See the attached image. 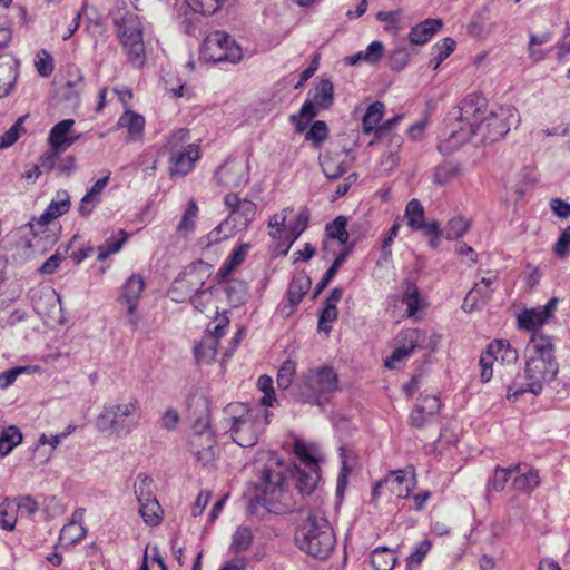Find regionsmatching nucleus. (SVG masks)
Returning <instances> with one entry per match:
<instances>
[{
	"instance_id": "obj_1",
	"label": "nucleus",
	"mask_w": 570,
	"mask_h": 570,
	"mask_svg": "<svg viewBox=\"0 0 570 570\" xmlns=\"http://www.w3.org/2000/svg\"><path fill=\"white\" fill-rule=\"evenodd\" d=\"M458 108V128L440 141L441 153H452L469 140L475 145L493 144L502 139L510 131L512 120H517L515 109L511 106L488 111V101L479 94L468 95Z\"/></svg>"
},
{
	"instance_id": "obj_2",
	"label": "nucleus",
	"mask_w": 570,
	"mask_h": 570,
	"mask_svg": "<svg viewBox=\"0 0 570 570\" xmlns=\"http://www.w3.org/2000/svg\"><path fill=\"white\" fill-rule=\"evenodd\" d=\"M559 363L552 338L544 333H535L525 347L523 374H518L507 384V399L515 401L523 393L539 395L546 385L557 377Z\"/></svg>"
},
{
	"instance_id": "obj_3",
	"label": "nucleus",
	"mask_w": 570,
	"mask_h": 570,
	"mask_svg": "<svg viewBox=\"0 0 570 570\" xmlns=\"http://www.w3.org/2000/svg\"><path fill=\"white\" fill-rule=\"evenodd\" d=\"M294 540L299 550L321 560L330 557L336 543L334 530L321 508L308 510Z\"/></svg>"
},
{
	"instance_id": "obj_4",
	"label": "nucleus",
	"mask_w": 570,
	"mask_h": 570,
	"mask_svg": "<svg viewBox=\"0 0 570 570\" xmlns=\"http://www.w3.org/2000/svg\"><path fill=\"white\" fill-rule=\"evenodd\" d=\"M256 480L253 481V494L247 499H271L283 497L286 492V474L289 472L284 460L274 452H262L255 461Z\"/></svg>"
},
{
	"instance_id": "obj_5",
	"label": "nucleus",
	"mask_w": 570,
	"mask_h": 570,
	"mask_svg": "<svg viewBox=\"0 0 570 570\" xmlns=\"http://www.w3.org/2000/svg\"><path fill=\"white\" fill-rule=\"evenodd\" d=\"M233 441L243 448L257 443L267 425V412L261 406L248 409L244 403L229 404L225 409Z\"/></svg>"
},
{
	"instance_id": "obj_6",
	"label": "nucleus",
	"mask_w": 570,
	"mask_h": 570,
	"mask_svg": "<svg viewBox=\"0 0 570 570\" xmlns=\"http://www.w3.org/2000/svg\"><path fill=\"white\" fill-rule=\"evenodd\" d=\"M142 410L137 399L106 403L96 419V428L100 433L118 438L129 435L138 428Z\"/></svg>"
},
{
	"instance_id": "obj_7",
	"label": "nucleus",
	"mask_w": 570,
	"mask_h": 570,
	"mask_svg": "<svg viewBox=\"0 0 570 570\" xmlns=\"http://www.w3.org/2000/svg\"><path fill=\"white\" fill-rule=\"evenodd\" d=\"M338 390V374L328 365L308 368L301 376L296 397L299 402L324 406Z\"/></svg>"
},
{
	"instance_id": "obj_8",
	"label": "nucleus",
	"mask_w": 570,
	"mask_h": 570,
	"mask_svg": "<svg viewBox=\"0 0 570 570\" xmlns=\"http://www.w3.org/2000/svg\"><path fill=\"white\" fill-rule=\"evenodd\" d=\"M117 36L135 68L144 67L146 62V45L144 41V22L135 13H126L116 21Z\"/></svg>"
},
{
	"instance_id": "obj_9",
	"label": "nucleus",
	"mask_w": 570,
	"mask_h": 570,
	"mask_svg": "<svg viewBox=\"0 0 570 570\" xmlns=\"http://www.w3.org/2000/svg\"><path fill=\"white\" fill-rule=\"evenodd\" d=\"M213 273V266L204 261L190 263L173 281L168 296L176 303L187 302L204 287Z\"/></svg>"
},
{
	"instance_id": "obj_10",
	"label": "nucleus",
	"mask_w": 570,
	"mask_h": 570,
	"mask_svg": "<svg viewBox=\"0 0 570 570\" xmlns=\"http://www.w3.org/2000/svg\"><path fill=\"white\" fill-rule=\"evenodd\" d=\"M214 432L207 414L199 416L193 423L189 439V450L203 466H212L216 460Z\"/></svg>"
},
{
	"instance_id": "obj_11",
	"label": "nucleus",
	"mask_w": 570,
	"mask_h": 570,
	"mask_svg": "<svg viewBox=\"0 0 570 570\" xmlns=\"http://www.w3.org/2000/svg\"><path fill=\"white\" fill-rule=\"evenodd\" d=\"M203 57L213 62H237L242 58V49L225 31L210 32L202 46Z\"/></svg>"
},
{
	"instance_id": "obj_12",
	"label": "nucleus",
	"mask_w": 570,
	"mask_h": 570,
	"mask_svg": "<svg viewBox=\"0 0 570 570\" xmlns=\"http://www.w3.org/2000/svg\"><path fill=\"white\" fill-rule=\"evenodd\" d=\"M415 485L412 468L390 471L373 488L374 497L390 495L395 499H410Z\"/></svg>"
},
{
	"instance_id": "obj_13",
	"label": "nucleus",
	"mask_w": 570,
	"mask_h": 570,
	"mask_svg": "<svg viewBox=\"0 0 570 570\" xmlns=\"http://www.w3.org/2000/svg\"><path fill=\"white\" fill-rule=\"evenodd\" d=\"M404 218L411 230L421 232L423 236L429 237L431 248L439 246L442 236L440 224L436 220H425V210L419 199L413 198L406 204Z\"/></svg>"
},
{
	"instance_id": "obj_14",
	"label": "nucleus",
	"mask_w": 570,
	"mask_h": 570,
	"mask_svg": "<svg viewBox=\"0 0 570 570\" xmlns=\"http://www.w3.org/2000/svg\"><path fill=\"white\" fill-rule=\"evenodd\" d=\"M498 288V272L488 271L464 297L462 308L471 313L483 307Z\"/></svg>"
},
{
	"instance_id": "obj_15",
	"label": "nucleus",
	"mask_w": 570,
	"mask_h": 570,
	"mask_svg": "<svg viewBox=\"0 0 570 570\" xmlns=\"http://www.w3.org/2000/svg\"><path fill=\"white\" fill-rule=\"evenodd\" d=\"M224 205L229 210L226 220L234 222L239 229H247L257 213V205L253 200L240 198L236 193L226 194Z\"/></svg>"
},
{
	"instance_id": "obj_16",
	"label": "nucleus",
	"mask_w": 570,
	"mask_h": 570,
	"mask_svg": "<svg viewBox=\"0 0 570 570\" xmlns=\"http://www.w3.org/2000/svg\"><path fill=\"white\" fill-rule=\"evenodd\" d=\"M559 299L557 297L550 298L546 305L524 309L518 315L519 328L535 333H543L541 327L554 316Z\"/></svg>"
},
{
	"instance_id": "obj_17",
	"label": "nucleus",
	"mask_w": 570,
	"mask_h": 570,
	"mask_svg": "<svg viewBox=\"0 0 570 570\" xmlns=\"http://www.w3.org/2000/svg\"><path fill=\"white\" fill-rule=\"evenodd\" d=\"M217 185L226 189L245 186L248 180V166L242 160L227 159L215 173Z\"/></svg>"
},
{
	"instance_id": "obj_18",
	"label": "nucleus",
	"mask_w": 570,
	"mask_h": 570,
	"mask_svg": "<svg viewBox=\"0 0 570 570\" xmlns=\"http://www.w3.org/2000/svg\"><path fill=\"white\" fill-rule=\"evenodd\" d=\"M392 299L395 304L400 302L402 305L406 306L405 316L409 318L414 317L416 313L425 306L416 281L411 277H406L402 281L400 295H394Z\"/></svg>"
},
{
	"instance_id": "obj_19",
	"label": "nucleus",
	"mask_w": 570,
	"mask_h": 570,
	"mask_svg": "<svg viewBox=\"0 0 570 570\" xmlns=\"http://www.w3.org/2000/svg\"><path fill=\"white\" fill-rule=\"evenodd\" d=\"M354 161L353 153L342 148L327 153L321 161L324 175L330 179H337L344 175Z\"/></svg>"
},
{
	"instance_id": "obj_20",
	"label": "nucleus",
	"mask_w": 570,
	"mask_h": 570,
	"mask_svg": "<svg viewBox=\"0 0 570 570\" xmlns=\"http://www.w3.org/2000/svg\"><path fill=\"white\" fill-rule=\"evenodd\" d=\"M199 158V148L195 144H187L181 149L174 150L170 154V175L185 176L193 168Z\"/></svg>"
},
{
	"instance_id": "obj_21",
	"label": "nucleus",
	"mask_w": 570,
	"mask_h": 570,
	"mask_svg": "<svg viewBox=\"0 0 570 570\" xmlns=\"http://www.w3.org/2000/svg\"><path fill=\"white\" fill-rule=\"evenodd\" d=\"M540 484L539 471L527 464L513 465L511 488L521 493L530 494Z\"/></svg>"
},
{
	"instance_id": "obj_22",
	"label": "nucleus",
	"mask_w": 570,
	"mask_h": 570,
	"mask_svg": "<svg viewBox=\"0 0 570 570\" xmlns=\"http://www.w3.org/2000/svg\"><path fill=\"white\" fill-rule=\"evenodd\" d=\"M309 286L311 279L304 274L297 275L292 279L287 289L288 302L281 308L285 316H289L294 313L296 306L302 302L303 297L309 289Z\"/></svg>"
},
{
	"instance_id": "obj_23",
	"label": "nucleus",
	"mask_w": 570,
	"mask_h": 570,
	"mask_svg": "<svg viewBox=\"0 0 570 570\" xmlns=\"http://www.w3.org/2000/svg\"><path fill=\"white\" fill-rule=\"evenodd\" d=\"M144 288L145 283L142 277L139 275L130 276L124 285L122 298L127 303V312L130 316L129 322L134 327H136L138 324V318L136 317V306Z\"/></svg>"
},
{
	"instance_id": "obj_24",
	"label": "nucleus",
	"mask_w": 570,
	"mask_h": 570,
	"mask_svg": "<svg viewBox=\"0 0 570 570\" xmlns=\"http://www.w3.org/2000/svg\"><path fill=\"white\" fill-rule=\"evenodd\" d=\"M73 125V119H63L56 124L51 128L48 137L50 148L56 151H62L70 147L77 140V138L69 137V132Z\"/></svg>"
},
{
	"instance_id": "obj_25",
	"label": "nucleus",
	"mask_w": 570,
	"mask_h": 570,
	"mask_svg": "<svg viewBox=\"0 0 570 570\" xmlns=\"http://www.w3.org/2000/svg\"><path fill=\"white\" fill-rule=\"evenodd\" d=\"M485 350L494 361L501 364L511 365L519 360L518 351L505 340H494Z\"/></svg>"
},
{
	"instance_id": "obj_26",
	"label": "nucleus",
	"mask_w": 570,
	"mask_h": 570,
	"mask_svg": "<svg viewBox=\"0 0 570 570\" xmlns=\"http://www.w3.org/2000/svg\"><path fill=\"white\" fill-rule=\"evenodd\" d=\"M289 472L296 481V488L301 495L307 497L315 491L317 482L320 480L318 469H312L306 471L297 466H294V469Z\"/></svg>"
},
{
	"instance_id": "obj_27",
	"label": "nucleus",
	"mask_w": 570,
	"mask_h": 570,
	"mask_svg": "<svg viewBox=\"0 0 570 570\" xmlns=\"http://www.w3.org/2000/svg\"><path fill=\"white\" fill-rule=\"evenodd\" d=\"M441 27L442 21L440 19H426L411 29L409 39L413 45H424Z\"/></svg>"
},
{
	"instance_id": "obj_28",
	"label": "nucleus",
	"mask_w": 570,
	"mask_h": 570,
	"mask_svg": "<svg viewBox=\"0 0 570 570\" xmlns=\"http://www.w3.org/2000/svg\"><path fill=\"white\" fill-rule=\"evenodd\" d=\"M249 248V243H243L230 253L217 273L219 282H227L228 276L245 261Z\"/></svg>"
},
{
	"instance_id": "obj_29",
	"label": "nucleus",
	"mask_w": 570,
	"mask_h": 570,
	"mask_svg": "<svg viewBox=\"0 0 570 570\" xmlns=\"http://www.w3.org/2000/svg\"><path fill=\"white\" fill-rule=\"evenodd\" d=\"M426 337V333L420 328H405L397 334L395 341L413 354L424 346Z\"/></svg>"
},
{
	"instance_id": "obj_30",
	"label": "nucleus",
	"mask_w": 570,
	"mask_h": 570,
	"mask_svg": "<svg viewBox=\"0 0 570 570\" xmlns=\"http://www.w3.org/2000/svg\"><path fill=\"white\" fill-rule=\"evenodd\" d=\"M396 561L395 551L385 546L375 548L371 553V564L374 570H393Z\"/></svg>"
},
{
	"instance_id": "obj_31",
	"label": "nucleus",
	"mask_w": 570,
	"mask_h": 570,
	"mask_svg": "<svg viewBox=\"0 0 570 570\" xmlns=\"http://www.w3.org/2000/svg\"><path fill=\"white\" fill-rule=\"evenodd\" d=\"M118 126L127 129L130 140H138L144 132L145 118L134 111H126L119 118Z\"/></svg>"
},
{
	"instance_id": "obj_32",
	"label": "nucleus",
	"mask_w": 570,
	"mask_h": 570,
	"mask_svg": "<svg viewBox=\"0 0 570 570\" xmlns=\"http://www.w3.org/2000/svg\"><path fill=\"white\" fill-rule=\"evenodd\" d=\"M217 346L215 336L204 335L198 344L194 346V355L198 363H210L216 354Z\"/></svg>"
},
{
	"instance_id": "obj_33",
	"label": "nucleus",
	"mask_w": 570,
	"mask_h": 570,
	"mask_svg": "<svg viewBox=\"0 0 570 570\" xmlns=\"http://www.w3.org/2000/svg\"><path fill=\"white\" fill-rule=\"evenodd\" d=\"M334 87L330 79L322 78L315 87L312 99L321 109H327L334 101Z\"/></svg>"
},
{
	"instance_id": "obj_34",
	"label": "nucleus",
	"mask_w": 570,
	"mask_h": 570,
	"mask_svg": "<svg viewBox=\"0 0 570 570\" xmlns=\"http://www.w3.org/2000/svg\"><path fill=\"white\" fill-rule=\"evenodd\" d=\"M139 514L144 522L149 527H156L160 524L164 519V509L160 505V501H139Z\"/></svg>"
},
{
	"instance_id": "obj_35",
	"label": "nucleus",
	"mask_w": 570,
	"mask_h": 570,
	"mask_svg": "<svg viewBox=\"0 0 570 570\" xmlns=\"http://www.w3.org/2000/svg\"><path fill=\"white\" fill-rule=\"evenodd\" d=\"M85 515V509H77L72 513L71 522L69 524H66L60 532L59 540L63 541V539L69 534L72 530H78V534L70 538L69 543H77L86 535V528L82 525Z\"/></svg>"
},
{
	"instance_id": "obj_36",
	"label": "nucleus",
	"mask_w": 570,
	"mask_h": 570,
	"mask_svg": "<svg viewBox=\"0 0 570 570\" xmlns=\"http://www.w3.org/2000/svg\"><path fill=\"white\" fill-rule=\"evenodd\" d=\"M316 107L317 105L313 99H306L302 105L299 112L291 116V121L295 125L298 132H303L307 122L317 115Z\"/></svg>"
},
{
	"instance_id": "obj_37",
	"label": "nucleus",
	"mask_w": 570,
	"mask_h": 570,
	"mask_svg": "<svg viewBox=\"0 0 570 570\" xmlns=\"http://www.w3.org/2000/svg\"><path fill=\"white\" fill-rule=\"evenodd\" d=\"M254 540L252 530L248 527H238L232 537L229 551L234 554L247 551Z\"/></svg>"
},
{
	"instance_id": "obj_38",
	"label": "nucleus",
	"mask_w": 570,
	"mask_h": 570,
	"mask_svg": "<svg viewBox=\"0 0 570 570\" xmlns=\"http://www.w3.org/2000/svg\"><path fill=\"white\" fill-rule=\"evenodd\" d=\"M383 115H384L383 102L375 101V102L371 104L367 107V109L363 116V119H362L363 131L365 134H370L374 130L376 131L377 124L382 119Z\"/></svg>"
},
{
	"instance_id": "obj_39",
	"label": "nucleus",
	"mask_w": 570,
	"mask_h": 570,
	"mask_svg": "<svg viewBox=\"0 0 570 570\" xmlns=\"http://www.w3.org/2000/svg\"><path fill=\"white\" fill-rule=\"evenodd\" d=\"M19 510V501H2L0 503V525L2 529L8 531L14 529Z\"/></svg>"
},
{
	"instance_id": "obj_40",
	"label": "nucleus",
	"mask_w": 570,
	"mask_h": 570,
	"mask_svg": "<svg viewBox=\"0 0 570 570\" xmlns=\"http://www.w3.org/2000/svg\"><path fill=\"white\" fill-rule=\"evenodd\" d=\"M311 213L306 207H302L294 220L287 225V238L293 244L307 228Z\"/></svg>"
},
{
	"instance_id": "obj_41",
	"label": "nucleus",
	"mask_w": 570,
	"mask_h": 570,
	"mask_svg": "<svg viewBox=\"0 0 570 570\" xmlns=\"http://www.w3.org/2000/svg\"><path fill=\"white\" fill-rule=\"evenodd\" d=\"M21 441L22 434L17 426L10 425L3 430L0 435V455H8Z\"/></svg>"
},
{
	"instance_id": "obj_42",
	"label": "nucleus",
	"mask_w": 570,
	"mask_h": 570,
	"mask_svg": "<svg viewBox=\"0 0 570 570\" xmlns=\"http://www.w3.org/2000/svg\"><path fill=\"white\" fill-rule=\"evenodd\" d=\"M460 173L461 167L459 164L445 161L435 167L433 181L440 186H443L458 177Z\"/></svg>"
},
{
	"instance_id": "obj_43",
	"label": "nucleus",
	"mask_w": 570,
	"mask_h": 570,
	"mask_svg": "<svg viewBox=\"0 0 570 570\" xmlns=\"http://www.w3.org/2000/svg\"><path fill=\"white\" fill-rule=\"evenodd\" d=\"M469 227H470L469 220H466L464 217L456 216V217L451 218L446 223L445 227L441 228V230H442V235H444V237L448 240H454V239L462 237L468 232Z\"/></svg>"
},
{
	"instance_id": "obj_44",
	"label": "nucleus",
	"mask_w": 570,
	"mask_h": 570,
	"mask_svg": "<svg viewBox=\"0 0 570 570\" xmlns=\"http://www.w3.org/2000/svg\"><path fill=\"white\" fill-rule=\"evenodd\" d=\"M346 226L347 218L345 216H337L325 227L327 237L332 239H337L341 245H345L350 237L346 230Z\"/></svg>"
},
{
	"instance_id": "obj_45",
	"label": "nucleus",
	"mask_w": 570,
	"mask_h": 570,
	"mask_svg": "<svg viewBox=\"0 0 570 570\" xmlns=\"http://www.w3.org/2000/svg\"><path fill=\"white\" fill-rule=\"evenodd\" d=\"M513 478V465L510 468L497 466L493 475L489 479L487 488L488 491L501 492L505 489L507 483Z\"/></svg>"
},
{
	"instance_id": "obj_46",
	"label": "nucleus",
	"mask_w": 570,
	"mask_h": 570,
	"mask_svg": "<svg viewBox=\"0 0 570 570\" xmlns=\"http://www.w3.org/2000/svg\"><path fill=\"white\" fill-rule=\"evenodd\" d=\"M432 548V542L429 539H424L416 543L413 547V551L410 553V556L406 559V570H414L419 568L425 557L428 556L429 551Z\"/></svg>"
},
{
	"instance_id": "obj_47",
	"label": "nucleus",
	"mask_w": 570,
	"mask_h": 570,
	"mask_svg": "<svg viewBox=\"0 0 570 570\" xmlns=\"http://www.w3.org/2000/svg\"><path fill=\"white\" fill-rule=\"evenodd\" d=\"M136 499H156V487L153 478L147 474H138L134 483Z\"/></svg>"
},
{
	"instance_id": "obj_48",
	"label": "nucleus",
	"mask_w": 570,
	"mask_h": 570,
	"mask_svg": "<svg viewBox=\"0 0 570 570\" xmlns=\"http://www.w3.org/2000/svg\"><path fill=\"white\" fill-rule=\"evenodd\" d=\"M198 216V206L194 199H189L187 208L184 212L179 224L177 225V232L188 234L195 229L196 218Z\"/></svg>"
},
{
	"instance_id": "obj_49",
	"label": "nucleus",
	"mask_w": 570,
	"mask_h": 570,
	"mask_svg": "<svg viewBox=\"0 0 570 570\" xmlns=\"http://www.w3.org/2000/svg\"><path fill=\"white\" fill-rule=\"evenodd\" d=\"M214 286L202 287L194 296L187 302L199 313H205L213 303Z\"/></svg>"
},
{
	"instance_id": "obj_50",
	"label": "nucleus",
	"mask_w": 570,
	"mask_h": 570,
	"mask_svg": "<svg viewBox=\"0 0 570 570\" xmlns=\"http://www.w3.org/2000/svg\"><path fill=\"white\" fill-rule=\"evenodd\" d=\"M27 116H21L17 121L2 135L0 136V148L11 147L17 140L26 134L23 122Z\"/></svg>"
},
{
	"instance_id": "obj_51",
	"label": "nucleus",
	"mask_w": 570,
	"mask_h": 570,
	"mask_svg": "<svg viewBox=\"0 0 570 570\" xmlns=\"http://www.w3.org/2000/svg\"><path fill=\"white\" fill-rule=\"evenodd\" d=\"M347 255H348L347 252L340 253L338 255H336L333 264L325 272L322 279L316 284L314 297L316 295H318L327 286V284L334 278V276L337 274L340 267L345 263Z\"/></svg>"
},
{
	"instance_id": "obj_52",
	"label": "nucleus",
	"mask_w": 570,
	"mask_h": 570,
	"mask_svg": "<svg viewBox=\"0 0 570 570\" xmlns=\"http://www.w3.org/2000/svg\"><path fill=\"white\" fill-rule=\"evenodd\" d=\"M119 235L121 236L119 239H115L114 237H110L106 239V242L98 247V261H105L108 258L111 254H115L119 252L122 247V245L126 243L128 236L127 234L120 229Z\"/></svg>"
},
{
	"instance_id": "obj_53",
	"label": "nucleus",
	"mask_w": 570,
	"mask_h": 570,
	"mask_svg": "<svg viewBox=\"0 0 570 570\" xmlns=\"http://www.w3.org/2000/svg\"><path fill=\"white\" fill-rule=\"evenodd\" d=\"M226 295L229 302L234 305L243 304L247 296L246 283L238 279H230L225 287Z\"/></svg>"
},
{
	"instance_id": "obj_54",
	"label": "nucleus",
	"mask_w": 570,
	"mask_h": 570,
	"mask_svg": "<svg viewBox=\"0 0 570 570\" xmlns=\"http://www.w3.org/2000/svg\"><path fill=\"white\" fill-rule=\"evenodd\" d=\"M46 209L47 215L55 218L66 214L70 209L68 193L66 190L58 191L56 199H52Z\"/></svg>"
},
{
	"instance_id": "obj_55",
	"label": "nucleus",
	"mask_w": 570,
	"mask_h": 570,
	"mask_svg": "<svg viewBox=\"0 0 570 570\" xmlns=\"http://www.w3.org/2000/svg\"><path fill=\"white\" fill-rule=\"evenodd\" d=\"M296 373V363L292 360L285 361L277 373L276 382L278 387L286 390L293 383V377Z\"/></svg>"
},
{
	"instance_id": "obj_56",
	"label": "nucleus",
	"mask_w": 570,
	"mask_h": 570,
	"mask_svg": "<svg viewBox=\"0 0 570 570\" xmlns=\"http://www.w3.org/2000/svg\"><path fill=\"white\" fill-rule=\"evenodd\" d=\"M338 311L335 305H325L318 315L317 328L320 332L328 334L332 330L331 324L337 320Z\"/></svg>"
},
{
	"instance_id": "obj_57",
	"label": "nucleus",
	"mask_w": 570,
	"mask_h": 570,
	"mask_svg": "<svg viewBox=\"0 0 570 570\" xmlns=\"http://www.w3.org/2000/svg\"><path fill=\"white\" fill-rule=\"evenodd\" d=\"M257 387L264 393V396L259 400V405L272 406L275 402V392L273 387V379L269 375H261L257 380Z\"/></svg>"
},
{
	"instance_id": "obj_58",
	"label": "nucleus",
	"mask_w": 570,
	"mask_h": 570,
	"mask_svg": "<svg viewBox=\"0 0 570 570\" xmlns=\"http://www.w3.org/2000/svg\"><path fill=\"white\" fill-rule=\"evenodd\" d=\"M455 45L452 38H444L432 47V55H436V63H434L433 70L438 69L442 61L453 52Z\"/></svg>"
},
{
	"instance_id": "obj_59",
	"label": "nucleus",
	"mask_w": 570,
	"mask_h": 570,
	"mask_svg": "<svg viewBox=\"0 0 570 570\" xmlns=\"http://www.w3.org/2000/svg\"><path fill=\"white\" fill-rule=\"evenodd\" d=\"M225 0H186L187 6L194 11L204 16L215 13Z\"/></svg>"
},
{
	"instance_id": "obj_60",
	"label": "nucleus",
	"mask_w": 570,
	"mask_h": 570,
	"mask_svg": "<svg viewBox=\"0 0 570 570\" xmlns=\"http://www.w3.org/2000/svg\"><path fill=\"white\" fill-rule=\"evenodd\" d=\"M35 67L41 77H49L53 71V58L47 50H40L35 59Z\"/></svg>"
},
{
	"instance_id": "obj_61",
	"label": "nucleus",
	"mask_w": 570,
	"mask_h": 570,
	"mask_svg": "<svg viewBox=\"0 0 570 570\" xmlns=\"http://www.w3.org/2000/svg\"><path fill=\"white\" fill-rule=\"evenodd\" d=\"M190 140L189 130L185 128H180L176 131H174L168 138L166 148L168 149L169 154H173L174 150L181 149L185 147Z\"/></svg>"
},
{
	"instance_id": "obj_62",
	"label": "nucleus",
	"mask_w": 570,
	"mask_h": 570,
	"mask_svg": "<svg viewBox=\"0 0 570 570\" xmlns=\"http://www.w3.org/2000/svg\"><path fill=\"white\" fill-rule=\"evenodd\" d=\"M294 453L308 470L318 469L317 459L312 454L311 449L304 442H295Z\"/></svg>"
},
{
	"instance_id": "obj_63",
	"label": "nucleus",
	"mask_w": 570,
	"mask_h": 570,
	"mask_svg": "<svg viewBox=\"0 0 570 570\" xmlns=\"http://www.w3.org/2000/svg\"><path fill=\"white\" fill-rule=\"evenodd\" d=\"M399 11H379L376 19L385 22L384 30L392 35H397L400 31V22L397 19Z\"/></svg>"
},
{
	"instance_id": "obj_64",
	"label": "nucleus",
	"mask_w": 570,
	"mask_h": 570,
	"mask_svg": "<svg viewBox=\"0 0 570 570\" xmlns=\"http://www.w3.org/2000/svg\"><path fill=\"white\" fill-rule=\"evenodd\" d=\"M327 125L322 120H317L312 125L309 130L306 132L305 139L313 141L315 145H320L327 138Z\"/></svg>"
}]
</instances>
